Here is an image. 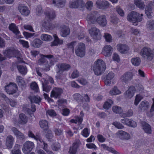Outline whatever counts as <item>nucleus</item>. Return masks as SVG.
Masks as SVG:
<instances>
[{"label": "nucleus", "instance_id": "603ef678", "mask_svg": "<svg viewBox=\"0 0 154 154\" xmlns=\"http://www.w3.org/2000/svg\"><path fill=\"white\" fill-rule=\"evenodd\" d=\"M143 98V97L139 94L135 96L134 101V105L137 106Z\"/></svg>", "mask_w": 154, "mask_h": 154}, {"label": "nucleus", "instance_id": "9d476101", "mask_svg": "<svg viewBox=\"0 0 154 154\" xmlns=\"http://www.w3.org/2000/svg\"><path fill=\"white\" fill-rule=\"evenodd\" d=\"M6 92L8 94H13L15 93L17 90V85L12 83H10L5 87Z\"/></svg>", "mask_w": 154, "mask_h": 154}, {"label": "nucleus", "instance_id": "58836bf2", "mask_svg": "<svg viewBox=\"0 0 154 154\" xmlns=\"http://www.w3.org/2000/svg\"><path fill=\"white\" fill-rule=\"evenodd\" d=\"M80 115L81 116V117H77L75 119H72L70 120V122L75 123H77L78 122L79 124H81L83 120L82 117L84 116L82 111H81L80 112Z\"/></svg>", "mask_w": 154, "mask_h": 154}, {"label": "nucleus", "instance_id": "423d86ee", "mask_svg": "<svg viewBox=\"0 0 154 154\" xmlns=\"http://www.w3.org/2000/svg\"><path fill=\"white\" fill-rule=\"evenodd\" d=\"M89 32L93 38L96 40L100 39L102 37L100 30L95 27H91L88 30Z\"/></svg>", "mask_w": 154, "mask_h": 154}, {"label": "nucleus", "instance_id": "6e6d98bb", "mask_svg": "<svg viewBox=\"0 0 154 154\" xmlns=\"http://www.w3.org/2000/svg\"><path fill=\"white\" fill-rule=\"evenodd\" d=\"M46 16L50 19H53L56 17V15L54 11H51L46 13Z\"/></svg>", "mask_w": 154, "mask_h": 154}, {"label": "nucleus", "instance_id": "393cba45", "mask_svg": "<svg viewBox=\"0 0 154 154\" xmlns=\"http://www.w3.org/2000/svg\"><path fill=\"white\" fill-rule=\"evenodd\" d=\"M11 130L17 139L23 140L25 138L24 134L19 131L16 128L13 127L11 128Z\"/></svg>", "mask_w": 154, "mask_h": 154}, {"label": "nucleus", "instance_id": "6e6552de", "mask_svg": "<svg viewBox=\"0 0 154 154\" xmlns=\"http://www.w3.org/2000/svg\"><path fill=\"white\" fill-rule=\"evenodd\" d=\"M75 53L78 56L82 57L85 55V45L83 43H79L75 48Z\"/></svg>", "mask_w": 154, "mask_h": 154}, {"label": "nucleus", "instance_id": "864d4df0", "mask_svg": "<svg viewBox=\"0 0 154 154\" xmlns=\"http://www.w3.org/2000/svg\"><path fill=\"white\" fill-rule=\"evenodd\" d=\"M116 10L117 13L121 16L123 17L125 15L124 11L119 6H118L116 8Z\"/></svg>", "mask_w": 154, "mask_h": 154}, {"label": "nucleus", "instance_id": "0eeeda50", "mask_svg": "<svg viewBox=\"0 0 154 154\" xmlns=\"http://www.w3.org/2000/svg\"><path fill=\"white\" fill-rule=\"evenodd\" d=\"M139 54L143 57H147L150 60H152L154 57L152 51L150 48L146 47L141 50Z\"/></svg>", "mask_w": 154, "mask_h": 154}, {"label": "nucleus", "instance_id": "c756f323", "mask_svg": "<svg viewBox=\"0 0 154 154\" xmlns=\"http://www.w3.org/2000/svg\"><path fill=\"white\" fill-rule=\"evenodd\" d=\"M56 77L57 79H58L59 81L63 84L67 80L66 78V75L62 74L61 73L60 71L57 72Z\"/></svg>", "mask_w": 154, "mask_h": 154}, {"label": "nucleus", "instance_id": "4d7b16f0", "mask_svg": "<svg viewBox=\"0 0 154 154\" xmlns=\"http://www.w3.org/2000/svg\"><path fill=\"white\" fill-rule=\"evenodd\" d=\"M153 103L151 106V109L149 112L146 113L147 116L150 117L152 116L153 114V112H154V99H152Z\"/></svg>", "mask_w": 154, "mask_h": 154}, {"label": "nucleus", "instance_id": "c03bdc74", "mask_svg": "<svg viewBox=\"0 0 154 154\" xmlns=\"http://www.w3.org/2000/svg\"><path fill=\"white\" fill-rule=\"evenodd\" d=\"M31 103H37L40 102L41 101V99L38 96H34L30 97L29 98Z\"/></svg>", "mask_w": 154, "mask_h": 154}, {"label": "nucleus", "instance_id": "5fc2aeb1", "mask_svg": "<svg viewBox=\"0 0 154 154\" xmlns=\"http://www.w3.org/2000/svg\"><path fill=\"white\" fill-rule=\"evenodd\" d=\"M103 37L106 42H112V38L111 35L110 34L107 33H105Z\"/></svg>", "mask_w": 154, "mask_h": 154}, {"label": "nucleus", "instance_id": "a18cd8bd", "mask_svg": "<svg viewBox=\"0 0 154 154\" xmlns=\"http://www.w3.org/2000/svg\"><path fill=\"white\" fill-rule=\"evenodd\" d=\"M113 104V102L112 100H108L104 103L103 106V107L105 109H108L111 107L112 105Z\"/></svg>", "mask_w": 154, "mask_h": 154}, {"label": "nucleus", "instance_id": "bf43d9fd", "mask_svg": "<svg viewBox=\"0 0 154 154\" xmlns=\"http://www.w3.org/2000/svg\"><path fill=\"white\" fill-rule=\"evenodd\" d=\"M86 8L88 10L91 11L93 7V2L92 1H88L85 4Z\"/></svg>", "mask_w": 154, "mask_h": 154}, {"label": "nucleus", "instance_id": "680f3d73", "mask_svg": "<svg viewBox=\"0 0 154 154\" xmlns=\"http://www.w3.org/2000/svg\"><path fill=\"white\" fill-rule=\"evenodd\" d=\"M82 135L85 137H88L90 134V131L87 128H85L81 132Z\"/></svg>", "mask_w": 154, "mask_h": 154}, {"label": "nucleus", "instance_id": "c85d7f7f", "mask_svg": "<svg viewBox=\"0 0 154 154\" xmlns=\"http://www.w3.org/2000/svg\"><path fill=\"white\" fill-rule=\"evenodd\" d=\"M79 146L78 143H74L70 147L69 151V154H76Z\"/></svg>", "mask_w": 154, "mask_h": 154}, {"label": "nucleus", "instance_id": "79ce46f5", "mask_svg": "<svg viewBox=\"0 0 154 154\" xmlns=\"http://www.w3.org/2000/svg\"><path fill=\"white\" fill-rule=\"evenodd\" d=\"M70 65L66 63H62L60 66V70L63 71H67L70 68Z\"/></svg>", "mask_w": 154, "mask_h": 154}, {"label": "nucleus", "instance_id": "774afa93", "mask_svg": "<svg viewBox=\"0 0 154 154\" xmlns=\"http://www.w3.org/2000/svg\"><path fill=\"white\" fill-rule=\"evenodd\" d=\"M43 13V11L42 10V8L41 6H38L36 9V14L37 15L40 16Z\"/></svg>", "mask_w": 154, "mask_h": 154}, {"label": "nucleus", "instance_id": "37998d69", "mask_svg": "<svg viewBox=\"0 0 154 154\" xmlns=\"http://www.w3.org/2000/svg\"><path fill=\"white\" fill-rule=\"evenodd\" d=\"M121 93V92L118 89L116 86H115L109 92V94L112 95L119 94Z\"/></svg>", "mask_w": 154, "mask_h": 154}, {"label": "nucleus", "instance_id": "de8ad7c7", "mask_svg": "<svg viewBox=\"0 0 154 154\" xmlns=\"http://www.w3.org/2000/svg\"><path fill=\"white\" fill-rule=\"evenodd\" d=\"M145 12L147 17L149 18H151L152 17L151 15L152 10L151 7L150 6L147 5L145 9Z\"/></svg>", "mask_w": 154, "mask_h": 154}, {"label": "nucleus", "instance_id": "2eb2a0df", "mask_svg": "<svg viewBox=\"0 0 154 154\" xmlns=\"http://www.w3.org/2000/svg\"><path fill=\"white\" fill-rule=\"evenodd\" d=\"M62 90L60 88H54L51 91L50 96L55 98H59L62 93Z\"/></svg>", "mask_w": 154, "mask_h": 154}, {"label": "nucleus", "instance_id": "412c9836", "mask_svg": "<svg viewBox=\"0 0 154 154\" xmlns=\"http://www.w3.org/2000/svg\"><path fill=\"white\" fill-rule=\"evenodd\" d=\"M41 25L43 27L48 30H52L54 28V25L46 19L42 20Z\"/></svg>", "mask_w": 154, "mask_h": 154}, {"label": "nucleus", "instance_id": "052dcab7", "mask_svg": "<svg viewBox=\"0 0 154 154\" xmlns=\"http://www.w3.org/2000/svg\"><path fill=\"white\" fill-rule=\"evenodd\" d=\"M16 82L19 85L22 86L24 83L23 79L20 76H18L17 77Z\"/></svg>", "mask_w": 154, "mask_h": 154}, {"label": "nucleus", "instance_id": "5701e85b", "mask_svg": "<svg viewBox=\"0 0 154 154\" xmlns=\"http://www.w3.org/2000/svg\"><path fill=\"white\" fill-rule=\"evenodd\" d=\"M114 77V74L112 72H109L106 75V79L105 80L104 83L106 85H113V83L112 80Z\"/></svg>", "mask_w": 154, "mask_h": 154}, {"label": "nucleus", "instance_id": "6ab92c4d", "mask_svg": "<svg viewBox=\"0 0 154 154\" xmlns=\"http://www.w3.org/2000/svg\"><path fill=\"white\" fill-rule=\"evenodd\" d=\"M150 105L149 102L147 101H142L139 104L138 108L140 111L144 112L147 111L149 108Z\"/></svg>", "mask_w": 154, "mask_h": 154}, {"label": "nucleus", "instance_id": "f8f14e48", "mask_svg": "<svg viewBox=\"0 0 154 154\" xmlns=\"http://www.w3.org/2000/svg\"><path fill=\"white\" fill-rule=\"evenodd\" d=\"M113 48L109 45H105L102 49V53L106 57H110L113 51Z\"/></svg>", "mask_w": 154, "mask_h": 154}, {"label": "nucleus", "instance_id": "cd10ccee", "mask_svg": "<svg viewBox=\"0 0 154 154\" xmlns=\"http://www.w3.org/2000/svg\"><path fill=\"white\" fill-rule=\"evenodd\" d=\"M70 30L68 26H64L62 27L60 30V34L63 37H66L69 35Z\"/></svg>", "mask_w": 154, "mask_h": 154}, {"label": "nucleus", "instance_id": "69168bd1", "mask_svg": "<svg viewBox=\"0 0 154 154\" xmlns=\"http://www.w3.org/2000/svg\"><path fill=\"white\" fill-rule=\"evenodd\" d=\"M46 83V82H45L44 83H42L43 90L46 92H48L51 90V87L50 85L45 84L44 83Z\"/></svg>", "mask_w": 154, "mask_h": 154}, {"label": "nucleus", "instance_id": "f704fd0d", "mask_svg": "<svg viewBox=\"0 0 154 154\" xmlns=\"http://www.w3.org/2000/svg\"><path fill=\"white\" fill-rule=\"evenodd\" d=\"M134 3L136 6L141 10L144 9L145 7L144 2L142 0H134Z\"/></svg>", "mask_w": 154, "mask_h": 154}, {"label": "nucleus", "instance_id": "473e14b6", "mask_svg": "<svg viewBox=\"0 0 154 154\" xmlns=\"http://www.w3.org/2000/svg\"><path fill=\"white\" fill-rule=\"evenodd\" d=\"M53 3L59 8L64 7L66 1V0H53Z\"/></svg>", "mask_w": 154, "mask_h": 154}, {"label": "nucleus", "instance_id": "c9c22d12", "mask_svg": "<svg viewBox=\"0 0 154 154\" xmlns=\"http://www.w3.org/2000/svg\"><path fill=\"white\" fill-rule=\"evenodd\" d=\"M141 61L140 59L137 57H133L131 60V64L133 65L136 66H139L140 63Z\"/></svg>", "mask_w": 154, "mask_h": 154}, {"label": "nucleus", "instance_id": "9b49d317", "mask_svg": "<svg viewBox=\"0 0 154 154\" xmlns=\"http://www.w3.org/2000/svg\"><path fill=\"white\" fill-rule=\"evenodd\" d=\"M96 7L101 9H106L108 8L110 6V3L106 1L97 0L96 2Z\"/></svg>", "mask_w": 154, "mask_h": 154}, {"label": "nucleus", "instance_id": "4c0bfd02", "mask_svg": "<svg viewBox=\"0 0 154 154\" xmlns=\"http://www.w3.org/2000/svg\"><path fill=\"white\" fill-rule=\"evenodd\" d=\"M28 136L29 137L33 138L37 141H39L41 142V137L38 134H36L35 136L31 131L29 130L28 132Z\"/></svg>", "mask_w": 154, "mask_h": 154}, {"label": "nucleus", "instance_id": "39448f33", "mask_svg": "<svg viewBox=\"0 0 154 154\" xmlns=\"http://www.w3.org/2000/svg\"><path fill=\"white\" fill-rule=\"evenodd\" d=\"M69 7L72 8H82L85 6L83 0H72L69 3Z\"/></svg>", "mask_w": 154, "mask_h": 154}, {"label": "nucleus", "instance_id": "1a4fd4ad", "mask_svg": "<svg viewBox=\"0 0 154 154\" xmlns=\"http://www.w3.org/2000/svg\"><path fill=\"white\" fill-rule=\"evenodd\" d=\"M34 147V144L32 142L27 141L23 144L22 151L23 153L26 154L29 152Z\"/></svg>", "mask_w": 154, "mask_h": 154}, {"label": "nucleus", "instance_id": "49530a36", "mask_svg": "<svg viewBox=\"0 0 154 154\" xmlns=\"http://www.w3.org/2000/svg\"><path fill=\"white\" fill-rule=\"evenodd\" d=\"M112 110L114 112L116 113H119L120 116L121 114H123L122 113L123 110L122 108L120 107L116 106H113L112 107Z\"/></svg>", "mask_w": 154, "mask_h": 154}, {"label": "nucleus", "instance_id": "338daca9", "mask_svg": "<svg viewBox=\"0 0 154 154\" xmlns=\"http://www.w3.org/2000/svg\"><path fill=\"white\" fill-rule=\"evenodd\" d=\"M112 58L114 61L117 62H119L120 60L119 55L116 53H114L113 54Z\"/></svg>", "mask_w": 154, "mask_h": 154}, {"label": "nucleus", "instance_id": "4468645a", "mask_svg": "<svg viewBox=\"0 0 154 154\" xmlns=\"http://www.w3.org/2000/svg\"><path fill=\"white\" fill-rule=\"evenodd\" d=\"M18 9L21 14L23 16H27L30 13V11L28 8L23 4L20 5Z\"/></svg>", "mask_w": 154, "mask_h": 154}, {"label": "nucleus", "instance_id": "e433bc0d", "mask_svg": "<svg viewBox=\"0 0 154 154\" xmlns=\"http://www.w3.org/2000/svg\"><path fill=\"white\" fill-rule=\"evenodd\" d=\"M40 38L42 40L47 42H50L53 39L51 36L46 34H42L41 35Z\"/></svg>", "mask_w": 154, "mask_h": 154}, {"label": "nucleus", "instance_id": "09e8293b", "mask_svg": "<svg viewBox=\"0 0 154 154\" xmlns=\"http://www.w3.org/2000/svg\"><path fill=\"white\" fill-rule=\"evenodd\" d=\"M42 42L41 40L39 39H35L33 42V45L35 48L40 47Z\"/></svg>", "mask_w": 154, "mask_h": 154}, {"label": "nucleus", "instance_id": "f257e3e1", "mask_svg": "<svg viewBox=\"0 0 154 154\" xmlns=\"http://www.w3.org/2000/svg\"><path fill=\"white\" fill-rule=\"evenodd\" d=\"M98 13L97 11H93L88 15L87 20L89 24H95L97 23L101 26H105L107 24V21L104 15H102L97 17Z\"/></svg>", "mask_w": 154, "mask_h": 154}, {"label": "nucleus", "instance_id": "4be33fe9", "mask_svg": "<svg viewBox=\"0 0 154 154\" xmlns=\"http://www.w3.org/2000/svg\"><path fill=\"white\" fill-rule=\"evenodd\" d=\"M135 92V88L133 86H131L125 92V97L126 98L130 99L134 96Z\"/></svg>", "mask_w": 154, "mask_h": 154}, {"label": "nucleus", "instance_id": "20e7f679", "mask_svg": "<svg viewBox=\"0 0 154 154\" xmlns=\"http://www.w3.org/2000/svg\"><path fill=\"white\" fill-rule=\"evenodd\" d=\"M143 14H140L136 12L133 11L129 13L127 16V20L133 23L134 25L137 26L138 25L137 22L142 20V17Z\"/></svg>", "mask_w": 154, "mask_h": 154}, {"label": "nucleus", "instance_id": "13d9d810", "mask_svg": "<svg viewBox=\"0 0 154 154\" xmlns=\"http://www.w3.org/2000/svg\"><path fill=\"white\" fill-rule=\"evenodd\" d=\"M20 146L17 145L15 146L14 149L11 151L12 154H21V152L19 149Z\"/></svg>", "mask_w": 154, "mask_h": 154}, {"label": "nucleus", "instance_id": "8fccbe9b", "mask_svg": "<svg viewBox=\"0 0 154 154\" xmlns=\"http://www.w3.org/2000/svg\"><path fill=\"white\" fill-rule=\"evenodd\" d=\"M146 27L150 30H154V21L150 20L148 21L146 24Z\"/></svg>", "mask_w": 154, "mask_h": 154}, {"label": "nucleus", "instance_id": "e2e57ef3", "mask_svg": "<svg viewBox=\"0 0 154 154\" xmlns=\"http://www.w3.org/2000/svg\"><path fill=\"white\" fill-rule=\"evenodd\" d=\"M47 115H49L51 117H54L56 116V113L55 111L52 109H49L46 111Z\"/></svg>", "mask_w": 154, "mask_h": 154}, {"label": "nucleus", "instance_id": "0e129e2a", "mask_svg": "<svg viewBox=\"0 0 154 154\" xmlns=\"http://www.w3.org/2000/svg\"><path fill=\"white\" fill-rule=\"evenodd\" d=\"M19 42L23 47L28 48L29 47L28 42L25 41L23 40L19 39Z\"/></svg>", "mask_w": 154, "mask_h": 154}, {"label": "nucleus", "instance_id": "ddd939ff", "mask_svg": "<svg viewBox=\"0 0 154 154\" xmlns=\"http://www.w3.org/2000/svg\"><path fill=\"white\" fill-rule=\"evenodd\" d=\"M116 137L122 140H128L131 136L130 134L122 130L119 131L116 133Z\"/></svg>", "mask_w": 154, "mask_h": 154}, {"label": "nucleus", "instance_id": "a878e982", "mask_svg": "<svg viewBox=\"0 0 154 154\" xmlns=\"http://www.w3.org/2000/svg\"><path fill=\"white\" fill-rule=\"evenodd\" d=\"M53 37L54 38V40L51 43V46H56L63 44V40L59 38L56 34L53 35Z\"/></svg>", "mask_w": 154, "mask_h": 154}, {"label": "nucleus", "instance_id": "72a5a7b5", "mask_svg": "<svg viewBox=\"0 0 154 154\" xmlns=\"http://www.w3.org/2000/svg\"><path fill=\"white\" fill-rule=\"evenodd\" d=\"M27 122V117L23 114H20L19 116L18 123L19 124L24 125L26 124Z\"/></svg>", "mask_w": 154, "mask_h": 154}, {"label": "nucleus", "instance_id": "dca6fc26", "mask_svg": "<svg viewBox=\"0 0 154 154\" xmlns=\"http://www.w3.org/2000/svg\"><path fill=\"white\" fill-rule=\"evenodd\" d=\"M16 54H19V53L18 51L13 48H8L4 52V54L5 56L10 57L15 55Z\"/></svg>", "mask_w": 154, "mask_h": 154}, {"label": "nucleus", "instance_id": "a211bd4d", "mask_svg": "<svg viewBox=\"0 0 154 154\" xmlns=\"http://www.w3.org/2000/svg\"><path fill=\"white\" fill-rule=\"evenodd\" d=\"M133 76V75L132 72H128L125 73L121 76V79L123 82L126 83L131 80Z\"/></svg>", "mask_w": 154, "mask_h": 154}, {"label": "nucleus", "instance_id": "7c9ffc66", "mask_svg": "<svg viewBox=\"0 0 154 154\" xmlns=\"http://www.w3.org/2000/svg\"><path fill=\"white\" fill-rule=\"evenodd\" d=\"M40 127L45 131L49 129V125L48 122L45 120H41L39 122Z\"/></svg>", "mask_w": 154, "mask_h": 154}, {"label": "nucleus", "instance_id": "2f4dec72", "mask_svg": "<svg viewBox=\"0 0 154 154\" xmlns=\"http://www.w3.org/2000/svg\"><path fill=\"white\" fill-rule=\"evenodd\" d=\"M143 129L144 131L148 134L152 133V130L150 126L145 122H143L142 123Z\"/></svg>", "mask_w": 154, "mask_h": 154}, {"label": "nucleus", "instance_id": "7ed1b4c3", "mask_svg": "<svg viewBox=\"0 0 154 154\" xmlns=\"http://www.w3.org/2000/svg\"><path fill=\"white\" fill-rule=\"evenodd\" d=\"M53 57V56L51 55H42L41 58L38 60V63L39 65L45 66L46 70H49L50 67L54 65V60L49 59V62H48L46 60L45 58L49 59L52 58Z\"/></svg>", "mask_w": 154, "mask_h": 154}, {"label": "nucleus", "instance_id": "bb28decb", "mask_svg": "<svg viewBox=\"0 0 154 154\" xmlns=\"http://www.w3.org/2000/svg\"><path fill=\"white\" fill-rule=\"evenodd\" d=\"M14 137L11 136H8L6 139V145L8 149L11 148L14 144Z\"/></svg>", "mask_w": 154, "mask_h": 154}, {"label": "nucleus", "instance_id": "ea45409f", "mask_svg": "<svg viewBox=\"0 0 154 154\" xmlns=\"http://www.w3.org/2000/svg\"><path fill=\"white\" fill-rule=\"evenodd\" d=\"M1 96L6 101H9L10 104L11 106L14 107L17 105V102L15 100L11 99L9 100L8 98L6 96L3 94H1Z\"/></svg>", "mask_w": 154, "mask_h": 154}, {"label": "nucleus", "instance_id": "a19ab883", "mask_svg": "<svg viewBox=\"0 0 154 154\" xmlns=\"http://www.w3.org/2000/svg\"><path fill=\"white\" fill-rule=\"evenodd\" d=\"M17 69L20 73L22 75H25L27 73V70L26 66H18Z\"/></svg>", "mask_w": 154, "mask_h": 154}, {"label": "nucleus", "instance_id": "b1692460", "mask_svg": "<svg viewBox=\"0 0 154 154\" xmlns=\"http://www.w3.org/2000/svg\"><path fill=\"white\" fill-rule=\"evenodd\" d=\"M9 29L11 31L16 35L17 38H20V32L19 30L18 27L14 23H11L9 26Z\"/></svg>", "mask_w": 154, "mask_h": 154}, {"label": "nucleus", "instance_id": "f3484780", "mask_svg": "<svg viewBox=\"0 0 154 154\" xmlns=\"http://www.w3.org/2000/svg\"><path fill=\"white\" fill-rule=\"evenodd\" d=\"M117 50L122 54H126L129 50L128 46L125 44H119L116 46Z\"/></svg>", "mask_w": 154, "mask_h": 154}, {"label": "nucleus", "instance_id": "f03ea898", "mask_svg": "<svg viewBox=\"0 0 154 154\" xmlns=\"http://www.w3.org/2000/svg\"><path fill=\"white\" fill-rule=\"evenodd\" d=\"M106 69V64L103 60L99 59L94 63L93 69L94 74L98 75L103 73Z\"/></svg>", "mask_w": 154, "mask_h": 154}, {"label": "nucleus", "instance_id": "3c124183", "mask_svg": "<svg viewBox=\"0 0 154 154\" xmlns=\"http://www.w3.org/2000/svg\"><path fill=\"white\" fill-rule=\"evenodd\" d=\"M44 134L48 140L51 139L53 137L52 131L49 129L44 131Z\"/></svg>", "mask_w": 154, "mask_h": 154}, {"label": "nucleus", "instance_id": "aec40b11", "mask_svg": "<svg viewBox=\"0 0 154 154\" xmlns=\"http://www.w3.org/2000/svg\"><path fill=\"white\" fill-rule=\"evenodd\" d=\"M121 122L123 124L132 127H135L137 125L136 122L135 121L127 118L123 119H121Z\"/></svg>", "mask_w": 154, "mask_h": 154}]
</instances>
